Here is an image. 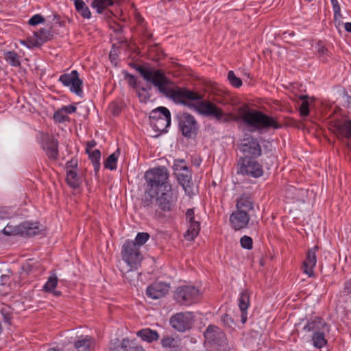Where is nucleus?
Instances as JSON below:
<instances>
[{
  "label": "nucleus",
  "instance_id": "680f3d73",
  "mask_svg": "<svg viewBox=\"0 0 351 351\" xmlns=\"http://www.w3.org/2000/svg\"><path fill=\"white\" fill-rule=\"evenodd\" d=\"M53 21L56 24H58L60 27L64 25V21L60 20V16L56 14L53 15Z\"/></svg>",
  "mask_w": 351,
  "mask_h": 351
},
{
  "label": "nucleus",
  "instance_id": "f257e3e1",
  "mask_svg": "<svg viewBox=\"0 0 351 351\" xmlns=\"http://www.w3.org/2000/svg\"><path fill=\"white\" fill-rule=\"evenodd\" d=\"M169 98L176 103L195 110L204 117L214 118L222 123L237 119L232 114L224 113L223 110L216 104L210 101L204 100L203 95L187 88L175 86Z\"/></svg>",
  "mask_w": 351,
  "mask_h": 351
},
{
  "label": "nucleus",
  "instance_id": "58836bf2",
  "mask_svg": "<svg viewBox=\"0 0 351 351\" xmlns=\"http://www.w3.org/2000/svg\"><path fill=\"white\" fill-rule=\"evenodd\" d=\"M300 99L302 101L300 106V113L302 117L305 118L309 114V102L308 101V96L301 95L300 96Z\"/></svg>",
  "mask_w": 351,
  "mask_h": 351
},
{
  "label": "nucleus",
  "instance_id": "1a4fd4ad",
  "mask_svg": "<svg viewBox=\"0 0 351 351\" xmlns=\"http://www.w3.org/2000/svg\"><path fill=\"white\" fill-rule=\"evenodd\" d=\"M37 140L47 157L50 160H56L59 156L58 141L53 136L43 132L38 134Z\"/></svg>",
  "mask_w": 351,
  "mask_h": 351
},
{
  "label": "nucleus",
  "instance_id": "7c9ffc66",
  "mask_svg": "<svg viewBox=\"0 0 351 351\" xmlns=\"http://www.w3.org/2000/svg\"><path fill=\"white\" fill-rule=\"evenodd\" d=\"M93 339L86 336L84 339H79L75 342L74 346L77 351H90V347Z\"/></svg>",
  "mask_w": 351,
  "mask_h": 351
},
{
  "label": "nucleus",
  "instance_id": "bb28decb",
  "mask_svg": "<svg viewBox=\"0 0 351 351\" xmlns=\"http://www.w3.org/2000/svg\"><path fill=\"white\" fill-rule=\"evenodd\" d=\"M170 111L166 107L160 106L152 110L150 112L149 119V123L156 121L170 114Z\"/></svg>",
  "mask_w": 351,
  "mask_h": 351
},
{
  "label": "nucleus",
  "instance_id": "b1692460",
  "mask_svg": "<svg viewBox=\"0 0 351 351\" xmlns=\"http://www.w3.org/2000/svg\"><path fill=\"white\" fill-rule=\"evenodd\" d=\"M136 335L142 340L147 341L149 343L158 341L160 337L157 331L152 330L148 328L138 330L136 332Z\"/></svg>",
  "mask_w": 351,
  "mask_h": 351
},
{
  "label": "nucleus",
  "instance_id": "473e14b6",
  "mask_svg": "<svg viewBox=\"0 0 351 351\" xmlns=\"http://www.w3.org/2000/svg\"><path fill=\"white\" fill-rule=\"evenodd\" d=\"M87 154H88V158L91 160V162L94 167L95 173L97 175L99 171L101 165V152L99 149H95Z\"/></svg>",
  "mask_w": 351,
  "mask_h": 351
},
{
  "label": "nucleus",
  "instance_id": "c03bdc74",
  "mask_svg": "<svg viewBox=\"0 0 351 351\" xmlns=\"http://www.w3.org/2000/svg\"><path fill=\"white\" fill-rule=\"evenodd\" d=\"M228 80L230 84L234 88H240L243 84L241 79L237 77L233 71L228 72Z\"/></svg>",
  "mask_w": 351,
  "mask_h": 351
},
{
  "label": "nucleus",
  "instance_id": "603ef678",
  "mask_svg": "<svg viewBox=\"0 0 351 351\" xmlns=\"http://www.w3.org/2000/svg\"><path fill=\"white\" fill-rule=\"evenodd\" d=\"M22 43L28 48L39 47L41 46V44L36 36H34V38L29 37L26 40L23 41Z\"/></svg>",
  "mask_w": 351,
  "mask_h": 351
},
{
  "label": "nucleus",
  "instance_id": "ea45409f",
  "mask_svg": "<svg viewBox=\"0 0 351 351\" xmlns=\"http://www.w3.org/2000/svg\"><path fill=\"white\" fill-rule=\"evenodd\" d=\"M250 305V294L247 290H244L241 293L239 298V308L241 311H247Z\"/></svg>",
  "mask_w": 351,
  "mask_h": 351
},
{
  "label": "nucleus",
  "instance_id": "f704fd0d",
  "mask_svg": "<svg viewBox=\"0 0 351 351\" xmlns=\"http://www.w3.org/2000/svg\"><path fill=\"white\" fill-rule=\"evenodd\" d=\"M4 59L12 66L18 67L21 66L19 56L14 51H8L5 52Z\"/></svg>",
  "mask_w": 351,
  "mask_h": 351
},
{
  "label": "nucleus",
  "instance_id": "864d4df0",
  "mask_svg": "<svg viewBox=\"0 0 351 351\" xmlns=\"http://www.w3.org/2000/svg\"><path fill=\"white\" fill-rule=\"evenodd\" d=\"M136 92L139 101L142 103H147L151 97V94L149 92H143L141 90V88H136Z\"/></svg>",
  "mask_w": 351,
  "mask_h": 351
},
{
  "label": "nucleus",
  "instance_id": "e433bc0d",
  "mask_svg": "<svg viewBox=\"0 0 351 351\" xmlns=\"http://www.w3.org/2000/svg\"><path fill=\"white\" fill-rule=\"evenodd\" d=\"M122 349L124 351H145L142 346L137 345L135 340L130 341L128 339H123Z\"/></svg>",
  "mask_w": 351,
  "mask_h": 351
},
{
  "label": "nucleus",
  "instance_id": "a211bd4d",
  "mask_svg": "<svg viewBox=\"0 0 351 351\" xmlns=\"http://www.w3.org/2000/svg\"><path fill=\"white\" fill-rule=\"evenodd\" d=\"M318 249L319 247L315 245L313 248L308 250L306 259L303 263L304 272L309 277L314 276L313 268L317 263L316 252Z\"/></svg>",
  "mask_w": 351,
  "mask_h": 351
},
{
  "label": "nucleus",
  "instance_id": "09e8293b",
  "mask_svg": "<svg viewBox=\"0 0 351 351\" xmlns=\"http://www.w3.org/2000/svg\"><path fill=\"white\" fill-rule=\"evenodd\" d=\"M240 244L243 249L250 250L253 248V240L247 235H244L240 239Z\"/></svg>",
  "mask_w": 351,
  "mask_h": 351
},
{
  "label": "nucleus",
  "instance_id": "6e6552de",
  "mask_svg": "<svg viewBox=\"0 0 351 351\" xmlns=\"http://www.w3.org/2000/svg\"><path fill=\"white\" fill-rule=\"evenodd\" d=\"M199 290L195 286L183 285L177 287L173 298L180 305L190 306L197 301Z\"/></svg>",
  "mask_w": 351,
  "mask_h": 351
},
{
  "label": "nucleus",
  "instance_id": "0eeeda50",
  "mask_svg": "<svg viewBox=\"0 0 351 351\" xmlns=\"http://www.w3.org/2000/svg\"><path fill=\"white\" fill-rule=\"evenodd\" d=\"M154 195L153 202L155 200L156 205L163 212H169L175 207L177 202V194L173 191L171 186H166L165 189L156 191Z\"/></svg>",
  "mask_w": 351,
  "mask_h": 351
},
{
  "label": "nucleus",
  "instance_id": "4d7b16f0",
  "mask_svg": "<svg viewBox=\"0 0 351 351\" xmlns=\"http://www.w3.org/2000/svg\"><path fill=\"white\" fill-rule=\"evenodd\" d=\"M44 21V17L42 15L37 14L30 18V19L28 21V23L30 25L35 26L36 25L43 23Z\"/></svg>",
  "mask_w": 351,
  "mask_h": 351
},
{
  "label": "nucleus",
  "instance_id": "c9c22d12",
  "mask_svg": "<svg viewBox=\"0 0 351 351\" xmlns=\"http://www.w3.org/2000/svg\"><path fill=\"white\" fill-rule=\"evenodd\" d=\"M113 4V0H94L91 3V6L96 9L97 13L101 14L108 6Z\"/></svg>",
  "mask_w": 351,
  "mask_h": 351
},
{
  "label": "nucleus",
  "instance_id": "a18cd8bd",
  "mask_svg": "<svg viewBox=\"0 0 351 351\" xmlns=\"http://www.w3.org/2000/svg\"><path fill=\"white\" fill-rule=\"evenodd\" d=\"M19 224L16 226H12L10 223L3 228V233L7 236L11 235H19Z\"/></svg>",
  "mask_w": 351,
  "mask_h": 351
},
{
  "label": "nucleus",
  "instance_id": "423d86ee",
  "mask_svg": "<svg viewBox=\"0 0 351 351\" xmlns=\"http://www.w3.org/2000/svg\"><path fill=\"white\" fill-rule=\"evenodd\" d=\"M210 351H229L226 334L217 326L209 325L204 332Z\"/></svg>",
  "mask_w": 351,
  "mask_h": 351
},
{
  "label": "nucleus",
  "instance_id": "8fccbe9b",
  "mask_svg": "<svg viewBox=\"0 0 351 351\" xmlns=\"http://www.w3.org/2000/svg\"><path fill=\"white\" fill-rule=\"evenodd\" d=\"M317 53L321 61L323 62H328V57L329 55L328 49L323 45H318Z\"/></svg>",
  "mask_w": 351,
  "mask_h": 351
},
{
  "label": "nucleus",
  "instance_id": "c85d7f7f",
  "mask_svg": "<svg viewBox=\"0 0 351 351\" xmlns=\"http://www.w3.org/2000/svg\"><path fill=\"white\" fill-rule=\"evenodd\" d=\"M66 181L67 184L73 189H77L81 184V182L77 172L73 170H68L66 171Z\"/></svg>",
  "mask_w": 351,
  "mask_h": 351
},
{
  "label": "nucleus",
  "instance_id": "79ce46f5",
  "mask_svg": "<svg viewBox=\"0 0 351 351\" xmlns=\"http://www.w3.org/2000/svg\"><path fill=\"white\" fill-rule=\"evenodd\" d=\"M341 297L344 301L351 300V278L346 280L341 291Z\"/></svg>",
  "mask_w": 351,
  "mask_h": 351
},
{
  "label": "nucleus",
  "instance_id": "a19ab883",
  "mask_svg": "<svg viewBox=\"0 0 351 351\" xmlns=\"http://www.w3.org/2000/svg\"><path fill=\"white\" fill-rule=\"evenodd\" d=\"M58 278L56 274L51 275L43 287V290L47 293H51L58 285Z\"/></svg>",
  "mask_w": 351,
  "mask_h": 351
},
{
  "label": "nucleus",
  "instance_id": "4c0bfd02",
  "mask_svg": "<svg viewBox=\"0 0 351 351\" xmlns=\"http://www.w3.org/2000/svg\"><path fill=\"white\" fill-rule=\"evenodd\" d=\"M147 52L149 53V58L152 60H158L164 56L163 51L156 44L149 45Z\"/></svg>",
  "mask_w": 351,
  "mask_h": 351
},
{
  "label": "nucleus",
  "instance_id": "cd10ccee",
  "mask_svg": "<svg viewBox=\"0 0 351 351\" xmlns=\"http://www.w3.org/2000/svg\"><path fill=\"white\" fill-rule=\"evenodd\" d=\"M160 343L164 348L169 349L167 351H180L178 341L172 337L166 336L162 337Z\"/></svg>",
  "mask_w": 351,
  "mask_h": 351
},
{
  "label": "nucleus",
  "instance_id": "dca6fc26",
  "mask_svg": "<svg viewBox=\"0 0 351 351\" xmlns=\"http://www.w3.org/2000/svg\"><path fill=\"white\" fill-rule=\"evenodd\" d=\"M186 218L189 223V226L184 234V237L186 240L193 241L199 234L200 223L195 220V212L193 208H189L186 210Z\"/></svg>",
  "mask_w": 351,
  "mask_h": 351
},
{
  "label": "nucleus",
  "instance_id": "052dcab7",
  "mask_svg": "<svg viewBox=\"0 0 351 351\" xmlns=\"http://www.w3.org/2000/svg\"><path fill=\"white\" fill-rule=\"evenodd\" d=\"M33 269V266L29 263H25L21 266V269L23 271L25 272L26 274H29L32 272Z\"/></svg>",
  "mask_w": 351,
  "mask_h": 351
},
{
  "label": "nucleus",
  "instance_id": "13d9d810",
  "mask_svg": "<svg viewBox=\"0 0 351 351\" xmlns=\"http://www.w3.org/2000/svg\"><path fill=\"white\" fill-rule=\"evenodd\" d=\"M78 165V161L76 158H72L69 161L66 163V169L72 170V169H76Z\"/></svg>",
  "mask_w": 351,
  "mask_h": 351
},
{
  "label": "nucleus",
  "instance_id": "9d476101",
  "mask_svg": "<svg viewBox=\"0 0 351 351\" xmlns=\"http://www.w3.org/2000/svg\"><path fill=\"white\" fill-rule=\"evenodd\" d=\"M64 86L69 87L71 93L76 95L83 97V81L79 77V73L76 70L69 73L62 74L58 80Z\"/></svg>",
  "mask_w": 351,
  "mask_h": 351
},
{
  "label": "nucleus",
  "instance_id": "f8f14e48",
  "mask_svg": "<svg viewBox=\"0 0 351 351\" xmlns=\"http://www.w3.org/2000/svg\"><path fill=\"white\" fill-rule=\"evenodd\" d=\"M169 323L178 332L189 330L194 323V315L191 312H180L172 315Z\"/></svg>",
  "mask_w": 351,
  "mask_h": 351
},
{
  "label": "nucleus",
  "instance_id": "4468645a",
  "mask_svg": "<svg viewBox=\"0 0 351 351\" xmlns=\"http://www.w3.org/2000/svg\"><path fill=\"white\" fill-rule=\"evenodd\" d=\"M256 158H240L239 170L238 173L250 176L253 178H259L263 174L262 165L258 163Z\"/></svg>",
  "mask_w": 351,
  "mask_h": 351
},
{
  "label": "nucleus",
  "instance_id": "6ab92c4d",
  "mask_svg": "<svg viewBox=\"0 0 351 351\" xmlns=\"http://www.w3.org/2000/svg\"><path fill=\"white\" fill-rule=\"evenodd\" d=\"M236 210L250 215V212L254 210V201L252 198L245 194L241 195L237 199Z\"/></svg>",
  "mask_w": 351,
  "mask_h": 351
},
{
  "label": "nucleus",
  "instance_id": "2eb2a0df",
  "mask_svg": "<svg viewBox=\"0 0 351 351\" xmlns=\"http://www.w3.org/2000/svg\"><path fill=\"white\" fill-rule=\"evenodd\" d=\"M250 215L241 211H234L230 215V223L234 231L247 228L250 221Z\"/></svg>",
  "mask_w": 351,
  "mask_h": 351
},
{
  "label": "nucleus",
  "instance_id": "37998d69",
  "mask_svg": "<svg viewBox=\"0 0 351 351\" xmlns=\"http://www.w3.org/2000/svg\"><path fill=\"white\" fill-rule=\"evenodd\" d=\"M150 235L148 232H138L133 243L140 248L141 246L143 245L149 239Z\"/></svg>",
  "mask_w": 351,
  "mask_h": 351
},
{
  "label": "nucleus",
  "instance_id": "6e6d98bb",
  "mask_svg": "<svg viewBox=\"0 0 351 351\" xmlns=\"http://www.w3.org/2000/svg\"><path fill=\"white\" fill-rule=\"evenodd\" d=\"M174 173L176 174V171H182L185 170V169H189V167L186 165V162L184 160H176L173 165Z\"/></svg>",
  "mask_w": 351,
  "mask_h": 351
},
{
  "label": "nucleus",
  "instance_id": "0e129e2a",
  "mask_svg": "<svg viewBox=\"0 0 351 351\" xmlns=\"http://www.w3.org/2000/svg\"><path fill=\"white\" fill-rule=\"evenodd\" d=\"M96 145V142L94 140L88 141L86 144V152H90V149H93Z\"/></svg>",
  "mask_w": 351,
  "mask_h": 351
},
{
  "label": "nucleus",
  "instance_id": "e2e57ef3",
  "mask_svg": "<svg viewBox=\"0 0 351 351\" xmlns=\"http://www.w3.org/2000/svg\"><path fill=\"white\" fill-rule=\"evenodd\" d=\"M334 11V21L335 23L337 22V19H340L342 18V14H341V8H339V11L337 9H333Z\"/></svg>",
  "mask_w": 351,
  "mask_h": 351
},
{
  "label": "nucleus",
  "instance_id": "72a5a7b5",
  "mask_svg": "<svg viewBox=\"0 0 351 351\" xmlns=\"http://www.w3.org/2000/svg\"><path fill=\"white\" fill-rule=\"evenodd\" d=\"M75 6L77 12L84 19H90L91 12L82 0H75Z\"/></svg>",
  "mask_w": 351,
  "mask_h": 351
},
{
  "label": "nucleus",
  "instance_id": "c756f323",
  "mask_svg": "<svg viewBox=\"0 0 351 351\" xmlns=\"http://www.w3.org/2000/svg\"><path fill=\"white\" fill-rule=\"evenodd\" d=\"M312 341L314 347L318 349L322 348L327 343L324 330L315 332L312 335Z\"/></svg>",
  "mask_w": 351,
  "mask_h": 351
},
{
  "label": "nucleus",
  "instance_id": "f3484780",
  "mask_svg": "<svg viewBox=\"0 0 351 351\" xmlns=\"http://www.w3.org/2000/svg\"><path fill=\"white\" fill-rule=\"evenodd\" d=\"M169 286L164 282H155L147 288L146 294L152 299H159L168 293Z\"/></svg>",
  "mask_w": 351,
  "mask_h": 351
},
{
  "label": "nucleus",
  "instance_id": "9b49d317",
  "mask_svg": "<svg viewBox=\"0 0 351 351\" xmlns=\"http://www.w3.org/2000/svg\"><path fill=\"white\" fill-rule=\"evenodd\" d=\"M121 255L123 260L131 267L136 265L143 260L140 248L130 240H127L123 243Z\"/></svg>",
  "mask_w": 351,
  "mask_h": 351
},
{
  "label": "nucleus",
  "instance_id": "69168bd1",
  "mask_svg": "<svg viewBox=\"0 0 351 351\" xmlns=\"http://www.w3.org/2000/svg\"><path fill=\"white\" fill-rule=\"evenodd\" d=\"M241 321L242 324H245L247 321V311H241Z\"/></svg>",
  "mask_w": 351,
  "mask_h": 351
},
{
  "label": "nucleus",
  "instance_id": "49530a36",
  "mask_svg": "<svg viewBox=\"0 0 351 351\" xmlns=\"http://www.w3.org/2000/svg\"><path fill=\"white\" fill-rule=\"evenodd\" d=\"M53 119L56 122L58 123H64L69 120V117L62 109V108L54 112Z\"/></svg>",
  "mask_w": 351,
  "mask_h": 351
},
{
  "label": "nucleus",
  "instance_id": "aec40b11",
  "mask_svg": "<svg viewBox=\"0 0 351 351\" xmlns=\"http://www.w3.org/2000/svg\"><path fill=\"white\" fill-rule=\"evenodd\" d=\"M178 183L183 187L185 191L191 189L193 183L192 182L191 172L189 169H185L182 171H176Z\"/></svg>",
  "mask_w": 351,
  "mask_h": 351
},
{
  "label": "nucleus",
  "instance_id": "5701e85b",
  "mask_svg": "<svg viewBox=\"0 0 351 351\" xmlns=\"http://www.w3.org/2000/svg\"><path fill=\"white\" fill-rule=\"evenodd\" d=\"M335 133L339 139L340 138L351 139V120H346L342 123L337 125L335 126Z\"/></svg>",
  "mask_w": 351,
  "mask_h": 351
},
{
  "label": "nucleus",
  "instance_id": "de8ad7c7",
  "mask_svg": "<svg viewBox=\"0 0 351 351\" xmlns=\"http://www.w3.org/2000/svg\"><path fill=\"white\" fill-rule=\"evenodd\" d=\"M124 74V80L128 81V83L130 87L134 89L137 88V80L136 76L128 73L127 71H123Z\"/></svg>",
  "mask_w": 351,
  "mask_h": 351
},
{
  "label": "nucleus",
  "instance_id": "4be33fe9",
  "mask_svg": "<svg viewBox=\"0 0 351 351\" xmlns=\"http://www.w3.org/2000/svg\"><path fill=\"white\" fill-rule=\"evenodd\" d=\"M19 235L32 237L40 231L38 223L25 221L19 224Z\"/></svg>",
  "mask_w": 351,
  "mask_h": 351
},
{
  "label": "nucleus",
  "instance_id": "7ed1b4c3",
  "mask_svg": "<svg viewBox=\"0 0 351 351\" xmlns=\"http://www.w3.org/2000/svg\"><path fill=\"white\" fill-rule=\"evenodd\" d=\"M129 66L138 71L147 82L152 83L157 87L160 93L169 98L174 90L171 86L174 83L165 75L163 70L155 69L134 62L130 63Z\"/></svg>",
  "mask_w": 351,
  "mask_h": 351
},
{
  "label": "nucleus",
  "instance_id": "3c124183",
  "mask_svg": "<svg viewBox=\"0 0 351 351\" xmlns=\"http://www.w3.org/2000/svg\"><path fill=\"white\" fill-rule=\"evenodd\" d=\"M221 321L222 322L223 326L227 328H232L234 325V319L228 313H225L221 316Z\"/></svg>",
  "mask_w": 351,
  "mask_h": 351
},
{
  "label": "nucleus",
  "instance_id": "2f4dec72",
  "mask_svg": "<svg viewBox=\"0 0 351 351\" xmlns=\"http://www.w3.org/2000/svg\"><path fill=\"white\" fill-rule=\"evenodd\" d=\"M120 155V149H117L114 153L110 154L104 161V167L110 170L117 169V163L118 158Z\"/></svg>",
  "mask_w": 351,
  "mask_h": 351
},
{
  "label": "nucleus",
  "instance_id": "39448f33",
  "mask_svg": "<svg viewBox=\"0 0 351 351\" xmlns=\"http://www.w3.org/2000/svg\"><path fill=\"white\" fill-rule=\"evenodd\" d=\"M178 130L187 139H194L199 132V123L195 117L187 112H180L176 115Z\"/></svg>",
  "mask_w": 351,
  "mask_h": 351
},
{
  "label": "nucleus",
  "instance_id": "412c9836",
  "mask_svg": "<svg viewBox=\"0 0 351 351\" xmlns=\"http://www.w3.org/2000/svg\"><path fill=\"white\" fill-rule=\"evenodd\" d=\"M326 323L321 317H313L308 319L306 324L304 326L303 329L307 332H311L313 334L315 332L324 330Z\"/></svg>",
  "mask_w": 351,
  "mask_h": 351
},
{
  "label": "nucleus",
  "instance_id": "774afa93",
  "mask_svg": "<svg viewBox=\"0 0 351 351\" xmlns=\"http://www.w3.org/2000/svg\"><path fill=\"white\" fill-rule=\"evenodd\" d=\"M344 27L346 32L351 33V23H346L344 24Z\"/></svg>",
  "mask_w": 351,
  "mask_h": 351
},
{
  "label": "nucleus",
  "instance_id": "f03ea898",
  "mask_svg": "<svg viewBox=\"0 0 351 351\" xmlns=\"http://www.w3.org/2000/svg\"><path fill=\"white\" fill-rule=\"evenodd\" d=\"M169 177L168 169L163 166L151 169L145 172L146 185L141 199L143 207H152L153 197L157 194L156 191L165 189L166 186H171L168 181Z\"/></svg>",
  "mask_w": 351,
  "mask_h": 351
},
{
  "label": "nucleus",
  "instance_id": "20e7f679",
  "mask_svg": "<svg viewBox=\"0 0 351 351\" xmlns=\"http://www.w3.org/2000/svg\"><path fill=\"white\" fill-rule=\"evenodd\" d=\"M239 119L251 132H261L270 128L278 129L281 127L274 117L254 109L242 110Z\"/></svg>",
  "mask_w": 351,
  "mask_h": 351
},
{
  "label": "nucleus",
  "instance_id": "bf43d9fd",
  "mask_svg": "<svg viewBox=\"0 0 351 351\" xmlns=\"http://www.w3.org/2000/svg\"><path fill=\"white\" fill-rule=\"evenodd\" d=\"M62 109L65 112V113L68 114L75 112L77 110V108L73 105L62 106Z\"/></svg>",
  "mask_w": 351,
  "mask_h": 351
},
{
  "label": "nucleus",
  "instance_id": "338daca9",
  "mask_svg": "<svg viewBox=\"0 0 351 351\" xmlns=\"http://www.w3.org/2000/svg\"><path fill=\"white\" fill-rule=\"evenodd\" d=\"M331 4L332 5L333 9H337L339 10L340 7V5L339 4V2L337 0H330Z\"/></svg>",
  "mask_w": 351,
  "mask_h": 351
},
{
  "label": "nucleus",
  "instance_id": "5fc2aeb1",
  "mask_svg": "<svg viewBox=\"0 0 351 351\" xmlns=\"http://www.w3.org/2000/svg\"><path fill=\"white\" fill-rule=\"evenodd\" d=\"M123 340L120 341L118 338L112 339L110 342L109 350L110 351H119V348L122 349Z\"/></svg>",
  "mask_w": 351,
  "mask_h": 351
},
{
  "label": "nucleus",
  "instance_id": "ddd939ff",
  "mask_svg": "<svg viewBox=\"0 0 351 351\" xmlns=\"http://www.w3.org/2000/svg\"><path fill=\"white\" fill-rule=\"evenodd\" d=\"M239 149L243 154V156L241 158H257L262 154L259 141L252 136L243 138L240 145Z\"/></svg>",
  "mask_w": 351,
  "mask_h": 351
},
{
  "label": "nucleus",
  "instance_id": "393cba45",
  "mask_svg": "<svg viewBox=\"0 0 351 351\" xmlns=\"http://www.w3.org/2000/svg\"><path fill=\"white\" fill-rule=\"evenodd\" d=\"M171 125V113L162 117V119L150 123L151 127L157 132H167V128Z\"/></svg>",
  "mask_w": 351,
  "mask_h": 351
},
{
  "label": "nucleus",
  "instance_id": "a878e982",
  "mask_svg": "<svg viewBox=\"0 0 351 351\" xmlns=\"http://www.w3.org/2000/svg\"><path fill=\"white\" fill-rule=\"evenodd\" d=\"M34 35L38 39L41 45L53 38V34L51 29L44 28H41L38 31L34 32Z\"/></svg>",
  "mask_w": 351,
  "mask_h": 351
}]
</instances>
